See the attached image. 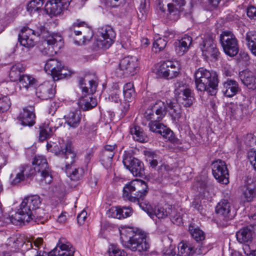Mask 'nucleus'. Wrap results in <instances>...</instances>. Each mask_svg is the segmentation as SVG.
Masks as SVG:
<instances>
[{"label":"nucleus","instance_id":"1","mask_svg":"<svg viewBox=\"0 0 256 256\" xmlns=\"http://www.w3.org/2000/svg\"><path fill=\"white\" fill-rule=\"evenodd\" d=\"M41 203V198L37 195L24 198L18 212L14 216H6V222L16 224L20 222H29L34 217L33 212L40 207Z\"/></svg>","mask_w":256,"mask_h":256},{"label":"nucleus","instance_id":"2","mask_svg":"<svg viewBox=\"0 0 256 256\" xmlns=\"http://www.w3.org/2000/svg\"><path fill=\"white\" fill-rule=\"evenodd\" d=\"M194 79L197 90L206 91L212 96L216 94L218 80L216 74H212L204 68H200L195 72Z\"/></svg>","mask_w":256,"mask_h":256},{"label":"nucleus","instance_id":"3","mask_svg":"<svg viewBox=\"0 0 256 256\" xmlns=\"http://www.w3.org/2000/svg\"><path fill=\"white\" fill-rule=\"evenodd\" d=\"M147 184L144 180L136 179L126 184L123 188V198L126 200L138 204L140 207V204L144 201V197L148 192Z\"/></svg>","mask_w":256,"mask_h":256},{"label":"nucleus","instance_id":"4","mask_svg":"<svg viewBox=\"0 0 256 256\" xmlns=\"http://www.w3.org/2000/svg\"><path fill=\"white\" fill-rule=\"evenodd\" d=\"M140 208L152 218H154L155 216L159 219L164 218L170 216L172 220L178 222H182V218L180 215H177L175 209L172 205L168 204H165L163 206L158 205L153 208L148 201H144L140 204Z\"/></svg>","mask_w":256,"mask_h":256},{"label":"nucleus","instance_id":"5","mask_svg":"<svg viewBox=\"0 0 256 256\" xmlns=\"http://www.w3.org/2000/svg\"><path fill=\"white\" fill-rule=\"evenodd\" d=\"M44 70L50 74L54 81L67 78L71 75V72L65 68L61 62L54 58L47 60L45 64Z\"/></svg>","mask_w":256,"mask_h":256},{"label":"nucleus","instance_id":"6","mask_svg":"<svg viewBox=\"0 0 256 256\" xmlns=\"http://www.w3.org/2000/svg\"><path fill=\"white\" fill-rule=\"evenodd\" d=\"M185 4V0H160L158 6L162 12H164L167 8L168 18L176 21L180 18V13L183 11Z\"/></svg>","mask_w":256,"mask_h":256},{"label":"nucleus","instance_id":"7","mask_svg":"<svg viewBox=\"0 0 256 256\" xmlns=\"http://www.w3.org/2000/svg\"><path fill=\"white\" fill-rule=\"evenodd\" d=\"M47 149L56 155H60L64 158V162L67 164L72 162L74 158H76V154L72 149V144L68 142H64L62 140L58 142V144L56 142L48 143Z\"/></svg>","mask_w":256,"mask_h":256},{"label":"nucleus","instance_id":"8","mask_svg":"<svg viewBox=\"0 0 256 256\" xmlns=\"http://www.w3.org/2000/svg\"><path fill=\"white\" fill-rule=\"evenodd\" d=\"M220 40L224 52L228 56H234L238 52V40L230 31H223L220 34Z\"/></svg>","mask_w":256,"mask_h":256},{"label":"nucleus","instance_id":"9","mask_svg":"<svg viewBox=\"0 0 256 256\" xmlns=\"http://www.w3.org/2000/svg\"><path fill=\"white\" fill-rule=\"evenodd\" d=\"M138 59L134 56H128L122 58L119 63L116 74L119 77L134 76L138 70Z\"/></svg>","mask_w":256,"mask_h":256},{"label":"nucleus","instance_id":"10","mask_svg":"<svg viewBox=\"0 0 256 256\" xmlns=\"http://www.w3.org/2000/svg\"><path fill=\"white\" fill-rule=\"evenodd\" d=\"M180 68V64L178 61L166 60L160 64L156 74L159 77L172 79L178 75Z\"/></svg>","mask_w":256,"mask_h":256},{"label":"nucleus","instance_id":"11","mask_svg":"<svg viewBox=\"0 0 256 256\" xmlns=\"http://www.w3.org/2000/svg\"><path fill=\"white\" fill-rule=\"evenodd\" d=\"M174 92L177 101L185 107H190L192 104L194 100V94L188 86L179 84Z\"/></svg>","mask_w":256,"mask_h":256},{"label":"nucleus","instance_id":"12","mask_svg":"<svg viewBox=\"0 0 256 256\" xmlns=\"http://www.w3.org/2000/svg\"><path fill=\"white\" fill-rule=\"evenodd\" d=\"M32 164L36 172H40L41 181L46 184H50L52 180V177L49 172L48 163L46 158L42 156H36Z\"/></svg>","mask_w":256,"mask_h":256},{"label":"nucleus","instance_id":"13","mask_svg":"<svg viewBox=\"0 0 256 256\" xmlns=\"http://www.w3.org/2000/svg\"><path fill=\"white\" fill-rule=\"evenodd\" d=\"M203 56L206 60L212 61L217 60L220 56V52L216 48L212 38H204L200 45Z\"/></svg>","mask_w":256,"mask_h":256},{"label":"nucleus","instance_id":"14","mask_svg":"<svg viewBox=\"0 0 256 256\" xmlns=\"http://www.w3.org/2000/svg\"><path fill=\"white\" fill-rule=\"evenodd\" d=\"M44 46L42 52L45 55L52 56L63 46L62 37L58 34L49 36L44 42Z\"/></svg>","mask_w":256,"mask_h":256},{"label":"nucleus","instance_id":"15","mask_svg":"<svg viewBox=\"0 0 256 256\" xmlns=\"http://www.w3.org/2000/svg\"><path fill=\"white\" fill-rule=\"evenodd\" d=\"M212 174L218 182L227 184L229 183V174L226 163L220 160L214 162L212 164Z\"/></svg>","mask_w":256,"mask_h":256},{"label":"nucleus","instance_id":"16","mask_svg":"<svg viewBox=\"0 0 256 256\" xmlns=\"http://www.w3.org/2000/svg\"><path fill=\"white\" fill-rule=\"evenodd\" d=\"M115 37L113 29L108 26L101 28L97 36V45L103 48H108L112 45Z\"/></svg>","mask_w":256,"mask_h":256},{"label":"nucleus","instance_id":"17","mask_svg":"<svg viewBox=\"0 0 256 256\" xmlns=\"http://www.w3.org/2000/svg\"><path fill=\"white\" fill-rule=\"evenodd\" d=\"M146 233L140 232L134 236L125 247L132 251H138L140 252L147 251L149 248V244L146 241Z\"/></svg>","mask_w":256,"mask_h":256},{"label":"nucleus","instance_id":"18","mask_svg":"<svg viewBox=\"0 0 256 256\" xmlns=\"http://www.w3.org/2000/svg\"><path fill=\"white\" fill-rule=\"evenodd\" d=\"M56 82L54 80L45 82L36 88V95L42 100L51 98L56 94Z\"/></svg>","mask_w":256,"mask_h":256},{"label":"nucleus","instance_id":"19","mask_svg":"<svg viewBox=\"0 0 256 256\" xmlns=\"http://www.w3.org/2000/svg\"><path fill=\"white\" fill-rule=\"evenodd\" d=\"M123 164L134 176H140L143 174L144 164L138 159L130 155H126L123 158Z\"/></svg>","mask_w":256,"mask_h":256},{"label":"nucleus","instance_id":"20","mask_svg":"<svg viewBox=\"0 0 256 256\" xmlns=\"http://www.w3.org/2000/svg\"><path fill=\"white\" fill-rule=\"evenodd\" d=\"M74 248L64 238H60L56 248L50 252L51 256H74Z\"/></svg>","mask_w":256,"mask_h":256},{"label":"nucleus","instance_id":"21","mask_svg":"<svg viewBox=\"0 0 256 256\" xmlns=\"http://www.w3.org/2000/svg\"><path fill=\"white\" fill-rule=\"evenodd\" d=\"M166 112V107L164 103L158 101L151 108L146 110L144 116L147 120H161Z\"/></svg>","mask_w":256,"mask_h":256},{"label":"nucleus","instance_id":"22","mask_svg":"<svg viewBox=\"0 0 256 256\" xmlns=\"http://www.w3.org/2000/svg\"><path fill=\"white\" fill-rule=\"evenodd\" d=\"M70 4L69 0H53L46 2L45 10L50 14L56 16L66 9Z\"/></svg>","mask_w":256,"mask_h":256},{"label":"nucleus","instance_id":"23","mask_svg":"<svg viewBox=\"0 0 256 256\" xmlns=\"http://www.w3.org/2000/svg\"><path fill=\"white\" fill-rule=\"evenodd\" d=\"M8 245L10 246V250L13 252H17L20 249L22 251H25L32 248V242L21 236L16 238L8 239Z\"/></svg>","mask_w":256,"mask_h":256},{"label":"nucleus","instance_id":"24","mask_svg":"<svg viewBox=\"0 0 256 256\" xmlns=\"http://www.w3.org/2000/svg\"><path fill=\"white\" fill-rule=\"evenodd\" d=\"M35 30L27 27L22 28L18 36V40L20 44L26 48H30L35 45Z\"/></svg>","mask_w":256,"mask_h":256},{"label":"nucleus","instance_id":"25","mask_svg":"<svg viewBox=\"0 0 256 256\" xmlns=\"http://www.w3.org/2000/svg\"><path fill=\"white\" fill-rule=\"evenodd\" d=\"M216 212L226 220L232 219L235 214L231 202L226 199L221 200L218 204L216 208Z\"/></svg>","mask_w":256,"mask_h":256},{"label":"nucleus","instance_id":"26","mask_svg":"<svg viewBox=\"0 0 256 256\" xmlns=\"http://www.w3.org/2000/svg\"><path fill=\"white\" fill-rule=\"evenodd\" d=\"M56 122L58 124V126H56V124H54L52 121L50 122L48 120L40 126L39 131L40 140L43 142L50 138L56 130V128L61 125L60 119L57 120Z\"/></svg>","mask_w":256,"mask_h":256},{"label":"nucleus","instance_id":"27","mask_svg":"<svg viewBox=\"0 0 256 256\" xmlns=\"http://www.w3.org/2000/svg\"><path fill=\"white\" fill-rule=\"evenodd\" d=\"M116 148L117 146L116 144L105 146L101 154L100 161L106 168L111 167L112 158L116 152Z\"/></svg>","mask_w":256,"mask_h":256},{"label":"nucleus","instance_id":"28","mask_svg":"<svg viewBox=\"0 0 256 256\" xmlns=\"http://www.w3.org/2000/svg\"><path fill=\"white\" fill-rule=\"evenodd\" d=\"M34 108L32 106H28L23 108L20 115V120L24 126H32L35 123Z\"/></svg>","mask_w":256,"mask_h":256},{"label":"nucleus","instance_id":"29","mask_svg":"<svg viewBox=\"0 0 256 256\" xmlns=\"http://www.w3.org/2000/svg\"><path fill=\"white\" fill-rule=\"evenodd\" d=\"M76 158H74L72 162L68 164L64 162L65 171L67 176L72 180L77 181L80 180L84 176V170L80 168H74L73 164Z\"/></svg>","mask_w":256,"mask_h":256},{"label":"nucleus","instance_id":"30","mask_svg":"<svg viewBox=\"0 0 256 256\" xmlns=\"http://www.w3.org/2000/svg\"><path fill=\"white\" fill-rule=\"evenodd\" d=\"M242 83L249 89H256V72L245 70L240 73Z\"/></svg>","mask_w":256,"mask_h":256},{"label":"nucleus","instance_id":"31","mask_svg":"<svg viewBox=\"0 0 256 256\" xmlns=\"http://www.w3.org/2000/svg\"><path fill=\"white\" fill-rule=\"evenodd\" d=\"M192 42V38L188 36H184L180 40L176 41L174 44L175 51L178 55L182 56L186 52Z\"/></svg>","mask_w":256,"mask_h":256},{"label":"nucleus","instance_id":"32","mask_svg":"<svg viewBox=\"0 0 256 256\" xmlns=\"http://www.w3.org/2000/svg\"><path fill=\"white\" fill-rule=\"evenodd\" d=\"M26 66L20 62H15L11 64L8 76L12 82H16L18 78L22 75L21 74L24 72Z\"/></svg>","mask_w":256,"mask_h":256},{"label":"nucleus","instance_id":"33","mask_svg":"<svg viewBox=\"0 0 256 256\" xmlns=\"http://www.w3.org/2000/svg\"><path fill=\"white\" fill-rule=\"evenodd\" d=\"M240 90L238 83L234 80L228 79L223 83L222 92L227 97H232Z\"/></svg>","mask_w":256,"mask_h":256},{"label":"nucleus","instance_id":"34","mask_svg":"<svg viewBox=\"0 0 256 256\" xmlns=\"http://www.w3.org/2000/svg\"><path fill=\"white\" fill-rule=\"evenodd\" d=\"M18 81L20 89L24 88L26 90L38 84V80L33 76L27 74L21 75Z\"/></svg>","mask_w":256,"mask_h":256},{"label":"nucleus","instance_id":"35","mask_svg":"<svg viewBox=\"0 0 256 256\" xmlns=\"http://www.w3.org/2000/svg\"><path fill=\"white\" fill-rule=\"evenodd\" d=\"M66 123L72 128H76L78 127L81 120L80 112L78 110L70 112L69 113L64 116Z\"/></svg>","mask_w":256,"mask_h":256},{"label":"nucleus","instance_id":"36","mask_svg":"<svg viewBox=\"0 0 256 256\" xmlns=\"http://www.w3.org/2000/svg\"><path fill=\"white\" fill-rule=\"evenodd\" d=\"M197 248L192 244L181 242L178 246V254L179 256H190L196 252Z\"/></svg>","mask_w":256,"mask_h":256},{"label":"nucleus","instance_id":"37","mask_svg":"<svg viewBox=\"0 0 256 256\" xmlns=\"http://www.w3.org/2000/svg\"><path fill=\"white\" fill-rule=\"evenodd\" d=\"M120 240L122 245L125 247L131 241L134 236L138 233L135 232L131 228H124L120 230Z\"/></svg>","mask_w":256,"mask_h":256},{"label":"nucleus","instance_id":"38","mask_svg":"<svg viewBox=\"0 0 256 256\" xmlns=\"http://www.w3.org/2000/svg\"><path fill=\"white\" fill-rule=\"evenodd\" d=\"M130 133L135 140L140 142H144L148 140V138L140 126L135 124H133L130 128Z\"/></svg>","mask_w":256,"mask_h":256},{"label":"nucleus","instance_id":"39","mask_svg":"<svg viewBox=\"0 0 256 256\" xmlns=\"http://www.w3.org/2000/svg\"><path fill=\"white\" fill-rule=\"evenodd\" d=\"M252 230L248 227L240 230L236 234L238 241L240 243H246L252 240Z\"/></svg>","mask_w":256,"mask_h":256},{"label":"nucleus","instance_id":"40","mask_svg":"<svg viewBox=\"0 0 256 256\" xmlns=\"http://www.w3.org/2000/svg\"><path fill=\"white\" fill-rule=\"evenodd\" d=\"M84 25H86V23L84 22L78 23L75 22L73 24L72 26L70 28L71 33H74L76 36L82 34L83 33L82 42H84L86 40H90L92 37V32L90 29H87L88 30L89 34L88 36H86L84 34V30H78L77 28H79L80 26H84Z\"/></svg>","mask_w":256,"mask_h":256},{"label":"nucleus","instance_id":"41","mask_svg":"<svg viewBox=\"0 0 256 256\" xmlns=\"http://www.w3.org/2000/svg\"><path fill=\"white\" fill-rule=\"evenodd\" d=\"M123 94L126 102H130L134 100L136 92L132 83L128 82L124 85Z\"/></svg>","mask_w":256,"mask_h":256},{"label":"nucleus","instance_id":"42","mask_svg":"<svg viewBox=\"0 0 256 256\" xmlns=\"http://www.w3.org/2000/svg\"><path fill=\"white\" fill-rule=\"evenodd\" d=\"M246 40L251 52L256 56V32L249 31L246 33Z\"/></svg>","mask_w":256,"mask_h":256},{"label":"nucleus","instance_id":"43","mask_svg":"<svg viewBox=\"0 0 256 256\" xmlns=\"http://www.w3.org/2000/svg\"><path fill=\"white\" fill-rule=\"evenodd\" d=\"M82 108L84 110H90L96 106L97 100L92 96H85L80 101Z\"/></svg>","mask_w":256,"mask_h":256},{"label":"nucleus","instance_id":"44","mask_svg":"<svg viewBox=\"0 0 256 256\" xmlns=\"http://www.w3.org/2000/svg\"><path fill=\"white\" fill-rule=\"evenodd\" d=\"M192 237L197 242H202L205 239L204 232L198 228L190 225L188 228Z\"/></svg>","mask_w":256,"mask_h":256},{"label":"nucleus","instance_id":"45","mask_svg":"<svg viewBox=\"0 0 256 256\" xmlns=\"http://www.w3.org/2000/svg\"><path fill=\"white\" fill-rule=\"evenodd\" d=\"M256 194L254 187L252 186H245L243 188L242 196L244 200L250 202L252 200Z\"/></svg>","mask_w":256,"mask_h":256},{"label":"nucleus","instance_id":"46","mask_svg":"<svg viewBox=\"0 0 256 256\" xmlns=\"http://www.w3.org/2000/svg\"><path fill=\"white\" fill-rule=\"evenodd\" d=\"M19 168L26 178L34 176L36 173L32 165L23 164L20 166Z\"/></svg>","mask_w":256,"mask_h":256},{"label":"nucleus","instance_id":"47","mask_svg":"<svg viewBox=\"0 0 256 256\" xmlns=\"http://www.w3.org/2000/svg\"><path fill=\"white\" fill-rule=\"evenodd\" d=\"M98 86V83L96 80H90L88 81V86H82V92L92 94L96 92Z\"/></svg>","mask_w":256,"mask_h":256},{"label":"nucleus","instance_id":"48","mask_svg":"<svg viewBox=\"0 0 256 256\" xmlns=\"http://www.w3.org/2000/svg\"><path fill=\"white\" fill-rule=\"evenodd\" d=\"M44 0H32L27 5L28 11L32 12L39 10L44 4Z\"/></svg>","mask_w":256,"mask_h":256},{"label":"nucleus","instance_id":"49","mask_svg":"<svg viewBox=\"0 0 256 256\" xmlns=\"http://www.w3.org/2000/svg\"><path fill=\"white\" fill-rule=\"evenodd\" d=\"M166 44V40L160 37L154 38V41L153 43V48L155 49L156 52H160L165 48Z\"/></svg>","mask_w":256,"mask_h":256},{"label":"nucleus","instance_id":"50","mask_svg":"<svg viewBox=\"0 0 256 256\" xmlns=\"http://www.w3.org/2000/svg\"><path fill=\"white\" fill-rule=\"evenodd\" d=\"M148 120H150L148 126L151 131L157 133L162 132V128H164V125L160 123V120H155L153 118Z\"/></svg>","mask_w":256,"mask_h":256},{"label":"nucleus","instance_id":"51","mask_svg":"<svg viewBox=\"0 0 256 256\" xmlns=\"http://www.w3.org/2000/svg\"><path fill=\"white\" fill-rule=\"evenodd\" d=\"M122 212V211L121 210V206H114L108 210V214L109 217L121 219L124 217Z\"/></svg>","mask_w":256,"mask_h":256},{"label":"nucleus","instance_id":"52","mask_svg":"<svg viewBox=\"0 0 256 256\" xmlns=\"http://www.w3.org/2000/svg\"><path fill=\"white\" fill-rule=\"evenodd\" d=\"M10 106V100L8 96H4L0 98V113H2L8 110Z\"/></svg>","mask_w":256,"mask_h":256},{"label":"nucleus","instance_id":"53","mask_svg":"<svg viewBox=\"0 0 256 256\" xmlns=\"http://www.w3.org/2000/svg\"><path fill=\"white\" fill-rule=\"evenodd\" d=\"M98 126L96 124H92L88 126L86 128V136L89 138L92 139L94 137L96 134Z\"/></svg>","mask_w":256,"mask_h":256},{"label":"nucleus","instance_id":"54","mask_svg":"<svg viewBox=\"0 0 256 256\" xmlns=\"http://www.w3.org/2000/svg\"><path fill=\"white\" fill-rule=\"evenodd\" d=\"M169 108L172 110L170 112L171 115L175 120H178L181 117V110L178 106H174L172 104H170Z\"/></svg>","mask_w":256,"mask_h":256},{"label":"nucleus","instance_id":"55","mask_svg":"<svg viewBox=\"0 0 256 256\" xmlns=\"http://www.w3.org/2000/svg\"><path fill=\"white\" fill-rule=\"evenodd\" d=\"M247 157L250 164L256 171V149L250 150L247 154Z\"/></svg>","mask_w":256,"mask_h":256},{"label":"nucleus","instance_id":"56","mask_svg":"<svg viewBox=\"0 0 256 256\" xmlns=\"http://www.w3.org/2000/svg\"><path fill=\"white\" fill-rule=\"evenodd\" d=\"M110 256H126V252L112 245L109 248Z\"/></svg>","mask_w":256,"mask_h":256},{"label":"nucleus","instance_id":"57","mask_svg":"<svg viewBox=\"0 0 256 256\" xmlns=\"http://www.w3.org/2000/svg\"><path fill=\"white\" fill-rule=\"evenodd\" d=\"M126 0H106V4L108 6L116 8L124 4Z\"/></svg>","mask_w":256,"mask_h":256},{"label":"nucleus","instance_id":"58","mask_svg":"<svg viewBox=\"0 0 256 256\" xmlns=\"http://www.w3.org/2000/svg\"><path fill=\"white\" fill-rule=\"evenodd\" d=\"M164 138L168 139V140H172L173 132L164 126V128H162L161 132H159Z\"/></svg>","mask_w":256,"mask_h":256},{"label":"nucleus","instance_id":"59","mask_svg":"<svg viewBox=\"0 0 256 256\" xmlns=\"http://www.w3.org/2000/svg\"><path fill=\"white\" fill-rule=\"evenodd\" d=\"M26 178L24 176L22 172H21V170L18 168V172H17L15 178L12 180V183L13 184H16L24 180Z\"/></svg>","mask_w":256,"mask_h":256},{"label":"nucleus","instance_id":"60","mask_svg":"<svg viewBox=\"0 0 256 256\" xmlns=\"http://www.w3.org/2000/svg\"><path fill=\"white\" fill-rule=\"evenodd\" d=\"M121 210L122 211V212L124 217L122 218H126L130 216L132 214V208L130 206H122L121 207Z\"/></svg>","mask_w":256,"mask_h":256},{"label":"nucleus","instance_id":"61","mask_svg":"<svg viewBox=\"0 0 256 256\" xmlns=\"http://www.w3.org/2000/svg\"><path fill=\"white\" fill-rule=\"evenodd\" d=\"M247 16L251 19H256V8L250 6L247 9Z\"/></svg>","mask_w":256,"mask_h":256},{"label":"nucleus","instance_id":"62","mask_svg":"<svg viewBox=\"0 0 256 256\" xmlns=\"http://www.w3.org/2000/svg\"><path fill=\"white\" fill-rule=\"evenodd\" d=\"M87 216V213L86 212L83 210L81 212L78 214L77 216V220L78 222L80 224H84V222L85 221L86 218Z\"/></svg>","mask_w":256,"mask_h":256},{"label":"nucleus","instance_id":"63","mask_svg":"<svg viewBox=\"0 0 256 256\" xmlns=\"http://www.w3.org/2000/svg\"><path fill=\"white\" fill-rule=\"evenodd\" d=\"M144 154L148 162H149L150 160H153L154 159L158 158V156L154 152L146 151Z\"/></svg>","mask_w":256,"mask_h":256},{"label":"nucleus","instance_id":"64","mask_svg":"<svg viewBox=\"0 0 256 256\" xmlns=\"http://www.w3.org/2000/svg\"><path fill=\"white\" fill-rule=\"evenodd\" d=\"M68 217V214L66 212H62L61 214L58 216L57 220L60 223H64L65 222Z\"/></svg>","mask_w":256,"mask_h":256}]
</instances>
